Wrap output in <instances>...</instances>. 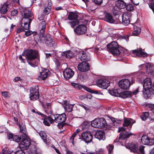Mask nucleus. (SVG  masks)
Returning <instances> with one entry per match:
<instances>
[{
	"label": "nucleus",
	"instance_id": "a19ab883",
	"mask_svg": "<svg viewBox=\"0 0 154 154\" xmlns=\"http://www.w3.org/2000/svg\"><path fill=\"white\" fill-rule=\"evenodd\" d=\"M39 35L40 40L42 42L44 43L45 42V39L46 38L47 36H46L45 33H39Z\"/></svg>",
	"mask_w": 154,
	"mask_h": 154
},
{
	"label": "nucleus",
	"instance_id": "b1692460",
	"mask_svg": "<svg viewBox=\"0 0 154 154\" xmlns=\"http://www.w3.org/2000/svg\"><path fill=\"white\" fill-rule=\"evenodd\" d=\"M130 14L124 13L122 17V23L125 25H128L129 23Z\"/></svg>",
	"mask_w": 154,
	"mask_h": 154
},
{
	"label": "nucleus",
	"instance_id": "9b49d317",
	"mask_svg": "<svg viewBox=\"0 0 154 154\" xmlns=\"http://www.w3.org/2000/svg\"><path fill=\"white\" fill-rule=\"evenodd\" d=\"M109 82L106 79H101L97 82V85L103 89H106L109 85Z\"/></svg>",
	"mask_w": 154,
	"mask_h": 154
},
{
	"label": "nucleus",
	"instance_id": "a878e982",
	"mask_svg": "<svg viewBox=\"0 0 154 154\" xmlns=\"http://www.w3.org/2000/svg\"><path fill=\"white\" fill-rule=\"evenodd\" d=\"M61 55L68 58H70L75 56V54L71 51H65L61 53Z\"/></svg>",
	"mask_w": 154,
	"mask_h": 154
},
{
	"label": "nucleus",
	"instance_id": "603ef678",
	"mask_svg": "<svg viewBox=\"0 0 154 154\" xmlns=\"http://www.w3.org/2000/svg\"><path fill=\"white\" fill-rule=\"evenodd\" d=\"M79 105L83 108L85 110H88L89 109L88 106L84 104H79Z\"/></svg>",
	"mask_w": 154,
	"mask_h": 154
},
{
	"label": "nucleus",
	"instance_id": "473e14b6",
	"mask_svg": "<svg viewBox=\"0 0 154 154\" xmlns=\"http://www.w3.org/2000/svg\"><path fill=\"white\" fill-rule=\"evenodd\" d=\"M44 43L47 44L50 47L53 46V42L51 38L49 36H47L45 39V42Z\"/></svg>",
	"mask_w": 154,
	"mask_h": 154
},
{
	"label": "nucleus",
	"instance_id": "2eb2a0df",
	"mask_svg": "<svg viewBox=\"0 0 154 154\" xmlns=\"http://www.w3.org/2000/svg\"><path fill=\"white\" fill-rule=\"evenodd\" d=\"M43 118V123L47 126H49L50 125V123L51 124L54 123L53 119L50 116H47L46 115L43 114L41 113H40Z\"/></svg>",
	"mask_w": 154,
	"mask_h": 154
},
{
	"label": "nucleus",
	"instance_id": "6e6552de",
	"mask_svg": "<svg viewBox=\"0 0 154 154\" xmlns=\"http://www.w3.org/2000/svg\"><path fill=\"white\" fill-rule=\"evenodd\" d=\"M87 27L83 24L78 25L76 28H74L75 33L78 35L85 34L87 31Z\"/></svg>",
	"mask_w": 154,
	"mask_h": 154
},
{
	"label": "nucleus",
	"instance_id": "2f4dec72",
	"mask_svg": "<svg viewBox=\"0 0 154 154\" xmlns=\"http://www.w3.org/2000/svg\"><path fill=\"white\" fill-rule=\"evenodd\" d=\"M44 43L47 44L50 47L53 46V42L51 38L49 36H47L45 39V42Z\"/></svg>",
	"mask_w": 154,
	"mask_h": 154
},
{
	"label": "nucleus",
	"instance_id": "e2e57ef3",
	"mask_svg": "<svg viewBox=\"0 0 154 154\" xmlns=\"http://www.w3.org/2000/svg\"><path fill=\"white\" fill-rule=\"evenodd\" d=\"M18 13V11L16 10L12 11L11 12V15L12 16H15Z\"/></svg>",
	"mask_w": 154,
	"mask_h": 154
},
{
	"label": "nucleus",
	"instance_id": "4c0bfd02",
	"mask_svg": "<svg viewBox=\"0 0 154 154\" xmlns=\"http://www.w3.org/2000/svg\"><path fill=\"white\" fill-rule=\"evenodd\" d=\"M99 128H102L107 124L106 121L103 118H99Z\"/></svg>",
	"mask_w": 154,
	"mask_h": 154
},
{
	"label": "nucleus",
	"instance_id": "ddd939ff",
	"mask_svg": "<svg viewBox=\"0 0 154 154\" xmlns=\"http://www.w3.org/2000/svg\"><path fill=\"white\" fill-rule=\"evenodd\" d=\"M141 141L142 143L144 145H152L154 144V139H150L146 135L142 136Z\"/></svg>",
	"mask_w": 154,
	"mask_h": 154
},
{
	"label": "nucleus",
	"instance_id": "c03bdc74",
	"mask_svg": "<svg viewBox=\"0 0 154 154\" xmlns=\"http://www.w3.org/2000/svg\"><path fill=\"white\" fill-rule=\"evenodd\" d=\"M80 131V130L79 129H78L76 130V131H75L74 133L72 135L71 138L70 140H72L73 141L74 139V138L79 133V132Z\"/></svg>",
	"mask_w": 154,
	"mask_h": 154
},
{
	"label": "nucleus",
	"instance_id": "338daca9",
	"mask_svg": "<svg viewBox=\"0 0 154 154\" xmlns=\"http://www.w3.org/2000/svg\"><path fill=\"white\" fill-rule=\"evenodd\" d=\"M29 153L30 154H37V151L35 149H31Z\"/></svg>",
	"mask_w": 154,
	"mask_h": 154
},
{
	"label": "nucleus",
	"instance_id": "052dcab7",
	"mask_svg": "<svg viewBox=\"0 0 154 154\" xmlns=\"http://www.w3.org/2000/svg\"><path fill=\"white\" fill-rule=\"evenodd\" d=\"M14 154H25L24 152L22 150L17 151L14 152Z\"/></svg>",
	"mask_w": 154,
	"mask_h": 154
},
{
	"label": "nucleus",
	"instance_id": "4be33fe9",
	"mask_svg": "<svg viewBox=\"0 0 154 154\" xmlns=\"http://www.w3.org/2000/svg\"><path fill=\"white\" fill-rule=\"evenodd\" d=\"M133 134L131 133H129L127 131L122 132L120 133L118 139L124 140L129 137L130 136L132 135Z\"/></svg>",
	"mask_w": 154,
	"mask_h": 154
},
{
	"label": "nucleus",
	"instance_id": "aec40b11",
	"mask_svg": "<svg viewBox=\"0 0 154 154\" xmlns=\"http://www.w3.org/2000/svg\"><path fill=\"white\" fill-rule=\"evenodd\" d=\"M49 71L46 68L44 69L41 72H40V75L39 76V78L41 79L42 80H44L47 78L49 74Z\"/></svg>",
	"mask_w": 154,
	"mask_h": 154
},
{
	"label": "nucleus",
	"instance_id": "69168bd1",
	"mask_svg": "<svg viewBox=\"0 0 154 154\" xmlns=\"http://www.w3.org/2000/svg\"><path fill=\"white\" fill-rule=\"evenodd\" d=\"M32 32L31 31H27L25 32V35L27 36H28L31 35L32 34Z\"/></svg>",
	"mask_w": 154,
	"mask_h": 154
},
{
	"label": "nucleus",
	"instance_id": "58836bf2",
	"mask_svg": "<svg viewBox=\"0 0 154 154\" xmlns=\"http://www.w3.org/2000/svg\"><path fill=\"white\" fill-rule=\"evenodd\" d=\"M74 104L72 105L71 104H66L64 107V109L66 112H70L72 110L73 106Z\"/></svg>",
	"mask_w": 154,
	"mask_h": 154
},
{
	"label": "nucleus",
	"instance_id": "423d86ee",
	"mask_svg": "<svg viewBox=\"0 0 154 154\" xmlns=\"http://www.w3.org/2000/svg\"><path fill=\"white\" fill-rule=\"evenodd\" d=\"M79 138L87 143H91L92 140L93 135L89 131H86L82 133Z\"/></svg>",
	"mask_w": 154,
	"mask_h": 154
},
{
	"label": "nucleus",
	"instance_id": "37998d69",
	"mask_svg": "<svg viewBox=\"0 0 154 154\" xmlns=\"http://www.w3.org/2000/svg\"><path fill=\"white\" fill-rule=\"evenodd\" d=\"M69 23L72 28H74L75 26L78 25L79 23V21L77 20L73 21L70 22H68Z\"/></svg>",
	"mask_w": 154,
	"mask_h": 154
},
{
	"label": "nucleus",
	"instance_id": "13d9d810",
	"mask_svg": "<svg viewBox=\"0 0 154 154\" xmlns=\"http://www.w3.org/2000/svg\"><path fill=\"white\" fill-rule=\"evenodd\" d=\"M144 146H140L139 148V152L142 154H144Z\"/></svg>",
	"mask_w": 154,
	"mask_h": 154
},
{
	"label": "nucleus",
	"instance_id": "7c9ffc66",
	"mask_svg": "<svg viewBox=\"0 0 154 154\" xmlns=\"http://www.w3.org/2000/svg\"><path fill=\"white\" fill-rule=\"evenodd\" d=\"M44 43L47 44L50 47L53 46V42L51 38L49 36H47L45 39V42Z\"/></svg>",
	"mask_w": 154,
	"mask_h": 154
},
{
	"label": "nucleus",
	"instance_id": "72a5a7b5",
	"mask_svg": "<svg viewBox=\"0 0 154 154\" xmlns=\"http://www.w3.org/2000/svg\"><path fill=\"white\" fill-rule=\"evenodd\" d=\"M140 31L141 29L140 28L136 26H134V30L132 34L133 36H137L140 33Z\"/></svg>",
	"mask_w": 154,
	"mask_h": 154
},
{
	"label": "nucleus",
	"instance_id": "0e129e2a",
	"mask_svg": "<svg viewBox=\"0 0 154 154\" xmlns=\"http://www.w3.org/2000/svg\"><path fill=\"white\" fill-rule=\"evenodd\" d=\"M54 61L55 63V64L57 67H58L60 65V63L59 61V60L55 58L54 59Z\"/></svg>",
	"mask_w": 154,
	"mask_h": 154
},
{
	"label": "nucleus",
	"instance_id": "774afa93",
	"mask_svg": "<svg viewBox=\"0 0 154 154\" xmlns=\"http://www.w3.org/2000/svg\"><path fill=\"white\" fill-rule=\"evenodd\" d=\"M57 126L59 128H62L64 125L63 123H58Z\"/></svg>",
	"mask_w": 154,
	"mask_h": 154
},
{
	"label": "nucleus",
	"instance_id": "1a4fd4ad",
	"mask_svg": "<svg viewBox=\"0 0 154 154\" xmlns=\"http://www.w3.org/2000/svg\"><path fill=\"white\" fill-rule=\"evenodd\" d=\"M126 147L134 153L139 152V148L137 143L132 142L128 143L126 145Z\"/></svg>",
	"mask_w": 154,
	"mask_h": 154
},
{
	"label": "nucleus",
	"instance_id": "680f3d73",
	"mask_svg": "<svg viewBox=\"0 0 154 154\" xmlns=\"http://www.w3.org/2000/svg\"><path fill=\"white\" fill-rule=\"evenodd\" d=\"M2 96H3L5 97H8V92L4 91L2 92Z\"/></svg>",
	"mask_w": 154,
	"mask_h": 154
},
{
	"label": "nucleus",
	"instance_id": "9d476101",
	"mask_svg": "<svg viewBox=\"0 0 154 154\" xmlns=\"http://www.w3.org/2000/svg\"><path fill=\"white\" fill-rule=\"evenodd\" d=\"M66 120V115L64 113L60 114H57L54 116V122L57 123H64Z\"/></svg>",
	"mask_w": 154,
	"mask_h": 154
},
{
	"label": "nucleus",
	"instance_id": "8fccbe9b",
	"mask_svg": "<svg viewBox=\"0 0 154 154\" xmlns=\"http://www.w3.org/2000/svg\"><path fill=\"white\" fill-rule=\"evenodd\" d=\"M42 106L44 107V109H47L48 110H50L51 109V103H46V105L45 106L44 105L42 104ZM48 110L47 109H46L45 111H48Z\"/></svg>",
	"mask_w": 154,
	"mask_h": 154
},
{
	"label": "nucleus",
	"instance_id": "393cba45",
	"mask_svg": "<svg viewBox=\"0 0 154 154\" xmlns=\"http://www.w3.org/2000/svg\"><path fill=\"white\" fill-rule=\"evenodd\" d=\"M46 23L44 21L41 22L39 24V29L40 33H45V29Z\"/></svg>",
	"mask_w": 154,
	"mask_h": 154
},
{
	"label": "nucleus",
	"instance_id": "3c124183",
	"mask_svg": "<svg viewBox=\"0 0 154 154\" xmlns=\"http://www.w3.org/2000/svg\"><path fill=\"white\" fill-rule=\"evenodd\" d=\"M85 89L87 91H88L89 92H90L92 93H94L97 94L98 92L97 91H93L91 90L90 88L85 87Z\"/></svg>",
	"mask_w": 154,
	"mask_h": 154
},
{
	"label": "nucleus",
	"instance_id": "bb28decb",
	"mask_svg": "<svg viewBox=\"0 0 154 154\" xmlns=\"http://www.w3.org/2000/svg\"><path fill=\"white\" fill-rule=\"evenodd\" d=\"M18 126L20 129V132L23 133L24 135V136H26L27 133L25 125L23 124H21V123H20L18 125Z\"/></svg>",
	"mask_w": 154,
	"mask_h": 154
},
{
	"label": "nucleus",
	"instance_id": "39448f33",
	"mask_svg": "<svg viewBox=\"0 0 154 154\" xmlns=\"http://www.w3.org/2000/svg\"><path fill=\"white\" fill-rule=\"evenodd\" d=\"M39 88L38 86H34L30 88L29 98L32 100H35L39 97Z\"/></svg>",
	"mask_w": 154,
	"mask_h": 154
},
{
	"label": "nucleus",
	"instance_id": "f8f14e48",
	"mask_svg": "<svg viewBox=\"0 0 154 154\" xmlns=\"http://www.w3.org/2000/svg\"><path fill=\"white\" fill-rule=\"evenodd\" d=\"M131 51L132 56L133 57L137 56L145 57L147 55V54L143 52L141 49H137Z\"/></svg>",
	"mask_w": 154,
	"mask_h": 154
},
{
	"label": "nucleus",
	"instance_id": "bf43d9fd",
	"mask_svg": "<svg viewBox=\"0 0 154 154\" xmlns=\"http://www.w3.org/2000/svg\"><path fill=\"white\" fill-rule=\"evenodd\" d=\"M7 135L8 136V139H13L14 137L13 134L10 133H7Z\"/></svg>",
	"mask_w": 154,
	"mask_h": 154
},
{
	"label": "nucleus",
	"instance_id": "4d7b16f0",
	"mask_svg": "<svg viewBox=\"0 0 154 154\" xmlns=\"http://www.w3.org/2000/svg\"><path fill=\"white\" fill-rule=\"evenodd\" d=\"M113 148V146L111 145H109L108 147V149L109 150V154H110L112 152V151Z\"/></svg>",
	"mask_w": 154,
	"mask_h": 154
},
{
	"label": "nucleus",
	"instance_id": "a18cd8bd",
	"mask_svg": "<svg viewBox=\"0 0 154 154\" xmlns=\"http://www.w3.org/2000/svg\"><path fill=\"white\" fill-rule=\"evenodd\" d=\"M126 10L129 11H131L134 9L133 6L131 4H128L126 5L125 7Z\"/></svg>",
	"mask_w": 154,
	"mask_h": 154
},
{
	"label": "nucleus",
	"instance_id": "de8ad7c7",
	"mask_svg": "<svg viewBox=\"0 0 154 154\" xmlns=\"http://www.w3.org/2000/svg\"><path fill=\"white\" fill-rule=\"evenodd\" d=\"M51 7L49 6V7L45 8L43 10L44 12L46 14H48L51 11Z\"/></svg>",
	"mask_w": 154,
	"mask_h": 154
},
{
	"label": "nucleus",
	"instance_id": "c85d7f7f",
	"mask_svg": "<svg viewBox=\"0 0 154 154\" xmlns=\"http://www.w3.org/2000/svg\"><path fill=\"white\" fill-rule=\"evenodd\" d=\"M78 17V15L75 13L70 12L68 16V18L69 20H75L77 19Z\"/></svg>",
	"mask_w": 154,
	"mask_h": 154
},
{
	"label": "nucleus",
	"instance_id": "09e8293b",
	"mask_svg": "<svg viewBox=\"0 0 154 154\" xmlns=\"http://www.w3.org/2000/svg\"><path fill=\"white\" fill-rule=\"evenodd\" d=\"M71 85L75 88H78V89H80L83 87L82 86L79 85L78 83H71Z\"/></svg>",
	"mask_w": 154,
	"mask_h": 154
},
{
	"label": "nucleus",
	"instance_id": "cd10ccee",
	"mask_svg": "<svg viewBox=\"0 0 154 154\" xmlns=\"http://www.w3.org/2000/svg\"><path fill=\"white\" fill-rule=\"evenodd\" d=\"M119 95L120 97L123 98H126L131 97L132 94L130 91H127L120 93Z\"/></svg>",
	"mask_w": 154,
	"mask_h": 154
},
{
	"label": "nucleus",
	"instance_id": "79ce46f5",
	"mask_svg": "<svg viewBox=\"0 0 154 154\" xmlns=\"http://www.w3.org/2000/svg\"><path fill=\"white\" fill-rule=\"evenodd\" d=\"M149 116V113L148 112H144L141 116L140 118L143 121L146 120Z\"/></svg>",
	"mask_w": 154,
	"mask_h": 154
},
{
	"label": "nucleus",
	"instance_id": "dca6fc26",
	"mask_svg": "<svg viewBox=\"0 0 154 154\" xmlns=\"http://www.w3.org/2000/svg\"><path fill=\"white\" fill-rule=\"evenodd\" d=\"M63 74L64 77L66 79H69L73 76L74 72L70 68H68L64 69Z\"/></svg>",
	"mask_w": 154,
	"mask_h": 154
},
{
	"label": "nucleus",
	"instance_id": "864d4df0",
	"mask_svg": "<svg viewBox=\"0 0 154 154\" xmlns=\"http://www.w3.org/2000/svg\"><path fill=\"white\" fill-rule=\"evenodd\" d=\"M149 7L152 9L154 13V0H152L149 5Z\"/></svg>",
	"mask_w": 154,
	"mask_h": 154
},
{
	"label": "nucleus",
	"instance_id": "5fc2aeb1",
	"mask_svg": "<svg viewBox=\"0 0 154 154\" xmlns=\"http://www.w3.org/2000/svg\"><path fill=\"white\" fill-rule=\"evenodd\" d=\"M93 2L96 4L100 5L103 2V0H92Z\"/></svg>",
	"mask_w": 154,
	"mask_h": 154
},
{
	"label": "nucleus",
	"instance_id": "0eeeda50",
	"mask_svg": "<svg viewBox=\"0 0 154 154\" xmlns=\"http://www.w3.org/2000/svg\"><path fill=\"white\" fill-rule=\"evenodd\" d=\"M25 54L28 60H32L37 57L38 55V52L36 50H29L26 51L23 54V55Z\"/></svg>",
	"mask_w": 154,
	"mask_h": 154
},
{
	"label": "nucleus",
	"instance_id": "412c9836",
	"mask_svg": "<svg viewBox=\"0 0 154 154\" xmlns=\"http://www.w3.org/2000/svg\"><path fill=\"white\" fill-rule=\"evenodd\" d=\"M144 90L143 91V95L145 98L147 99L150 98L154 93L153 89Z\"/></svg>",
	"mask_w": 154,
	"mask_h": 154
},
{
	"label": "nucleus",
	"instance_id": "7ed1b4c3",
	"mask_svg": "<svg viewBox=\"0 0 154 154\" xmlns=\"http://www.w3.org/2000/svg\"><path fill=\"white\" fill-rule=\"evenodd\" d=\"M107 48L113 55L118 56L120 53L119 47L117 43L115 41L112 42L107 45Z\"/></svg>",
	"mask_w": 154,
	"mask_h": 154
},
{
	"label": "nucleus",
	"instance_id": "f704fd0d",
	"mask_svg": "<svg viewBox=\"0 0 154 154\" xmlns=\"http://www.w3.org/2000/svg\"><path fill=\"white\" fill-rule=\"evenodd\" d=\"M39 134L44 142L47 143V135L46 133L43 131H41L38 133Z\"/></svg>",
	"mask_w": 154,
	"mask_h": 154
},
{
	"label": "nucleus",
	"instance_id": "e433bc0d",
	"mask_svg": "<svg viewBox=\"0 0 154 154\" xmlns=\"http://www.w3.org/2000/svg\"><path fill=\"white\" fill-rule=\"evenodd\" d=\"M99 118L96 119L91 122V125L93 127L99 128Z\"/></svg>",
	"mask_w": 154,
	"mask_h": 154
},
{
	"label": "nucleus",
	"instance_id": "a211bd4d",
	"mask_svg": "<svg viewBox=\"0 0 154 154\" xmlns=\"http://www.w3.org/2000/svg\"><path fill=\"white\" fill-rule=\"evenodd\" d=\"M124 121L123 125L124 127L130 126V127L128 128V130L131 129L132 125L135 122V121L133 120L131 118H124Z\"/></svg>",
	"mask_w": 154,
	"mask_h": 154
},
{
	"label": "nucleus",
	"instance_id": "5701e85b",
	"mask_svg": "<svg viewBox=\"0 0 154 154\" xmlns=\"http://www.w3.org/2000/svg\"><path fill=\"white\" fill-rule=\"evenodd\" d=\"M95 138L99 140H104L105 139V134L103 131H97L95 133Z\"/></svg>",
	"mask_w": 154,
	"mask_h": 154
},
{
	"label": "nucleus",
	"instance_id": "f3484780",
	"mask_svg": "<svg viewBox=\"0 0 154 154\" xmlns=\"http://www.w3.org/2000/svg\"><path fill=\"white\" fill-rule=\"evenodd\" d=\"M144 89H151L153 85L150 78H147L144 79L143 85Z\"/></svg>",
	"mask_w": 154,
	"mask_h": 154
},
{
	"label": "nucleus",
	"instance_id": "c756f323",
	"mask_svg": "<svg viewBox=\"0 0 154 154\" xmlns=\"http://www.w3.org/2000/svg\"><path fill=\"white\" fill-rule=\"evenodd\" d=\"M126 3L124 1H118L116 5V6L120 9H122L124 8L126 6Z\"/></svg>",
	"mask_w": 154,
	"mask_h": 154
},
{
	"label": "nucleus",
	"instance_id": "ea45409f",
	"mask_svg": "<svg viewBox=\"0 0 154 154\" xmlns=\"http://www.w3.org/2000/svg\"><path fill=\"white\" fill-rule=\"evenodd\" d=\"M78 77L82 81H84L88 78V76L86 73H83L78 75Z\"/></svg>",
	"mask_w": 154,
	"mask_h": 154
},
{
	"label": "nucleus",
	"instance_id": "f03ea898",
	"mask_svg": "<svg viewBox=\"0 0 154 154\" xmlns=\"http://www.w3.org/2000/svg\"><path fill=\"white\" fill-rule=\"evenodd\" d=\"M80 60L82 61L79 63L78 66L79 70L82 72H86L89 70V66L88 63H86L90 60V55L88 52L84 51H80L78 54Z\"/></svg>",
	"mask_w": 154,
	"mask_h": 154
},
{
	"label": "nucleus",
	"instance_id": "f257e3e1",
	"mask_svg": "<svg viewBox=\"0 0 154 154\" xmlns=\"http://www.w3.org/2000/svg\"><path fill=\"white\" fill-rule=\"evenodd\" d=\"M21 13L23 17L21 20L20 25L23 29L18 28L17 29V33L24 32V29H29L30 24L34 18L31 11L27 8H23L21 11Z\"/></svg>",
	"mask_w": 154,
	"mask_h": 154
},
{
	"label": "nucleus",
	"instance_id": "49530a36",
	"mask_svg": "<svg viewBox=\"0 0 154 154\" xmlns=\"http://www.w3.org/2000/svg\"><path fill=\"white\" fill-rule=\"evenodd\" d=\"M13 139L14 141L18 143L20 141L21 137H19L17 135H16L13 137Z\"/></svg>",
	"mask_w": 154,
	"mask_h": 154
},
{
	"label": "nucleus",
	"instance_id": "4468645a",
	"mask_svg": "<svg viewBox=\"0 0 154 154\" xmlns=\"http://www.w3.org/2000/svg\"><path fill=\"white\" fill-rule=\"evenodd\" d=\"M30 145V140L29 139H24L19 143V146L21 149L26 150Z\"/></svg>",
	"mask_w": 154,
	"mask_h": 154
},
{
	"label": "nucleus",
	"instance_id": "20e7f679",
	"mask_svg": "<svg viewBox=\"0 0 154 154\" xmlns=\"http://www.w3.org/2000/svg\"><path fill=\"white\" fill-rule=\"evenodd\" d=\"M133 80L125 79L120 81L118 83L119 87L124 90L128 89L130 85H132L134 82Z\"/></svg>",
	"mask_w": 154,
	"mask_h": 154
},
{
	"label": "nucleus",
	"instance_id": "6e6d98bb",
	"mask_svg": "<svg viewBox=\"0 0 154 154\" xmlns=\"http://www.w3.org/2000/svg\"><path fill=\"white\" fill-rule=\"evenodd\" d=\"M145 67L147 71H151L152 69L151 66L149 64H148L145 65Z\"/></svg>",
	"mask_w": 154,
	"mask_h": 154
},
{
	"label": "nucleus",
	"instance_id": "c9c22d12",
	"mask_svg": "<svg viewBox=\"0 0 154 154\" xmlns=\"http://www.w3.org/2000/svg\"><path fill=\"white\" fill-rule=\"evenodd\" d=\"M8 6L6 3L4 4L2 6L0 10V13L2 14H6L8 10Z\"/></svg>",
	"mask_w": 154,
	"mask_h": 154
},
{
	"label": "nucleus",
	"instance_id": "6ab92c4d",
	"mask_svg": "<svg viewBox=\"0 0 154 154\" xmlns=\"http://www.w3.org/2000/svg\"><path fill=\"white\" fill-rule=\"evenodd\" d=\"M103 20L110 23H115V21L112 14L109 13H104V17Z\"/></svg>",
	"mask_w": 154,
	"mask_h": 154
}]
</instances>
